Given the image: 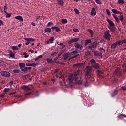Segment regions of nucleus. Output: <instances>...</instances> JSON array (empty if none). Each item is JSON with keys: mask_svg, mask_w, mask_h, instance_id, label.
Returning <instances> with one entry per match:
<instances>
[{"mask_svg": "<svg viewBox=\"0 0 126 126\" xmlns=\"http://www.w3.org/2000/svg\"><path fill=\"white\" fill-rule=\"evenodd\" d=\"M81 73V70L78 69L77 71H75L73 73L69 74L70 76L68 77V79L70 82L72 83H76L78 84H84L85 86H87L88 83L86 78H82L81 77L79 78V77H78V75H80Z\"/></svg>", "mask_w": 126, "mask_h": 126, "instance_id": "f257e3e1", "label": "nucleus"}, {"mask_svg": "<svg viewBox=\"0 0 126 126\" xmlns=\"http://www.w3.org/2000/svg\"><path fill=\"white\" fill-rule=\"evenodd\" d=\"M90 63L92 67L87 66L86 69H85V73L86 75H91L92 72V68L98 69L100 67V65L98 64V63L96 62V60H94V59H92V60H90Z\"/></svg>", "mask_w": 126, "mask_h": 126, "instance_id": "f03ea898", "label": "nucleus"}, {"mask_svg": "<svg viewBox=\"0 0 126 126\" xmlns=\"http://www.w3.org/2000/svg\"><path fill=\"white\" fill-rule=\"evenodd\" d=\"M106 21L108 22V24H109L108 28L109 29H110V31H112V32H115V24L114 23L113 21H111L109 18H107L106 19Z\"/></svg>", "mask_w": 126, "mask_h": 126, "instance_id": "7ed1b4c3", "label": "nucleus"}, {"mask_svg": "<svg viewBox=\"0 0 126 126\" xmlns=\"http://www.w3.org/2000/svg\"><path fill=\"white\" fill-rule=\"evenodd\" d=\"M103 37L106 40L108 41L111 40V35L110 34V31L109 30L104 32V35Z\"/></svg>", "mask_w": 126, "mask_h": 126, "instance_id": "20e7f679", "label": "nucleus"}, {"mask_svg": "<svg viewBox=\"0 0 126 126\" xmlns=\"http://www.w3.org/2000/svg\"><path fill=\"white\" fill-rule=\"evenodd\" d=\"M0 74L2 76H3V77H5L6 78L10 77L11 75V73H9V71H2L0 72Z\"/></svg>", "mask_w": 126, "mask_h": 126, "instance_id": "39448f33", "label": "nucleus"}, {"mask_svg": "<svg viewBox=\"0 0 126 126\" xmlns=\"http://www.w3.org/2000/svg\"><path fill=\"white\" fill-rule=\"evenodd\" d=\"M71 55V53H69V52L65 53L63 55L64 61H67V60L69 61L68 59H69V58H71L70 57Z\"/></svg>", "mask_w": 126, "mask_h": 126, "instance_id": "423d86ee", "label": "nucleus"}, {"mask_svg": "<svg viewBox=\"0 0 126 126\" xmlns=\"http://www.w3.org/2000/svg\"><path fill=\"white\" fill-rule=\"evenodd\" d=\"M24 40L27 41L25 44L26 45H29L31 41H35V39H33V38H24Z\"/></svg>", "mask_w": 126, "mask_h": 126, "instance_id": "0eeeda50", "label": "nucleus"}, {"mask_svg": "<svg viewBox=\"0 0 126 126\" xmlns=\"http://www.w3.org/2000/svg\"><path fill=\"white\" fill-rule=\"evenodd\" d=\"M74 47L77 49V50H83V46L82 44H78V43H75L74 44Z\"/></svg>", "mask_w": 126, "mask_h": 126, "instance_id": "6e6552de", "label": "nucleus"}, {"mask_svg": "<svg viewBox=\"0 0 126 126\" xmlns=\"http://www.w3.org/2000/svg\"><path fill=\"white\" fill-rule=\"evenodd\" d=\"M79 40V38H74V39H70V40H69L68 42V44L69 45H71L73 43H74L75 42V43H76V42H78Z\"/></svg>", "mask_w": 126, "mask_h": 126, "instance_id": "1a4fd4ad", "label": "nucleus"}, {"mask_svg": "<svg viewBox=\"0 0 126 126\" xmlns=\"http://www.w3.org/2000/svg\"><path fill=\"white\" fill-rule=\"evenodd\" d=\"M83 65H84V63H76L73 64V67L76 68H81Z\"/></svg>", "mask_w": 126, "mask_h": 126, "instance_id": "9d476101", "label": "nucleus"}, {"mask_svg": "<svg viewBox=\"0 0 126 126\" xmlns=\"http://www.w3.org/2000/svg\"><path fill=\"white\" fill-rule=\"evenodd\" d=\"M21 88L25 90V91H29L30 90H31V88L27 85L22 86Z\"/></svg>", "mask_w": 126, "mask_h": 126, "instance_id": "9b49d317", "label": "nucleus"}, {"mask_svg": "<svg viewBox=\"0 0 126 126\" xmlns=\"http://www.w3.org/2000/svg\"><path fill=\"white\" fill-rule=\"evenodd\" d=\"M54 37H51L50 39H48V41L46 42V44H47V45H49V44H52L54 42Z\"/></svg>", "mask_w": 126, "mask_h": 126, "instance_id": "f8f14e48", "label": "nucleus"}, {"mask_svg": "<svg viewBox=\"0 0 126 126\" xmlns=\"http://www.w3.org/2000/svg\"><path fill=\"white\" fill-rule=\"evenodd\" d=\"M112 11L115 14H123L122 12H121V11H118V10H116V9H112Z\"/></svg>", "mask_w": 126, "mask_h": 126, "instance_id": "ddd939ff", "label": "nucleus"}, {"mask_svg": "<svg viewBox=\"0 0 126 126\" xmlns=\"http://www.w3.org/2000/svg\"><path fill=\"white\" fill-rule=\"evenodd\" d=\"M32 67H24V68H22V71L24 72V73H26L28 70H31Z\"/></svg>", "mask_w": 126, "mask_h": 126, "instance_id": "4468645a", "label": "nucleus"}, {"mask_svg": "<svg viewBox=\"0 0 126 126\" xmlns=\"http://www.w3.org/2000/svg\"><path fill=\"white\" fill-rule=\"evenodd\" d=\"M57 3H58V5H60V6H64V2L63 0H57Z\"/></svg>", "mask_w": 126, "mask_h": 126, "instance_id": "2eb2a0df", "label": "nucleus"}, {"mask_svg": "<svg viewBox=\"0 0 126 126\" xmlns=\"http://www.w3.org/2000/svg\"><path fill=\"white\" fill-rule=\"evenodd\" d=\"M93 52H94V55L97 57L101 56V55H102V53L99 52V51H93Z\"/></svg>", "mask_w": 126, "mask_h": 126, "instance_id": "dca6fc26", "label": "nucleus"}, {"mask_svg": "<svg viewBox=\"0 0 126 126\" xmlns=\"http://www.w3.org/2000/svg\"><path fill=\"white\" fill-rule=\"evenodd\" d=\"M118 94V91L117 90V89H115L113 94H111V97H114V96H116Z\"/></svg>", "mask_w": 126, "mask_h": 126, "instance_id": "f3484780", "label": "nucleus"}, {"mask_svg": "<svg viewBox=\"0 0 126 126\" xmlns=\"http://www.w3.org/2000/svg\"><path fill=\"white\" fill-rule=\"evenodd\" d=\"M117 46H118V43L117 41L115 43H114V44H112L111 45V48L112 50H115V49H116V48L117 47Z\"/></svg>", "mask_w": 126, "mask_h": 126, "instance_id": "a211bd4d", "label": "nucleus"}, {"mask_svg": "<svg viewBox=\"0 0 126 126\" xmlns=\"http://www.w3.org/2000/svg\"><path fill=\"white\" fill-rule=\"evenodd\" d=\"M15 19L19 20L21 22H23L24 19L23 18V16H15Z\"/></svg>", "mask_w": 126, "mask_h": 126, "instance_id": "6ab92c4d", "label": "nucleus"}, {"mask_svg": "<svg viewBox=\"0 0 126 126\" xmlns=\"http://www.w3.org/2000/svg\"><path fill=\"white\" fill-rule=\"evenodd\" d=\"M26 66H31L32 67H36L37 66V63H27Z\"/></svg>", "mask_w": 126, "mask_h": 126, "instance_id": "aec40b11", "label": "nucleus"}, {"mask_svg": "<svg viewBox=\"0 0 126 126\" xmlns=\"http://www.w3.org/2000/svg\"><path fill=\"white\" fill-rule=\"evenodd\" d=\"M19 65L20 66V67L21 70H22V68H25V67H26L25 63H19Z\"/></svg>", "mask_w": 126, "mask_h": 126, "instance_id": "412c9836", "label": "nucleus"}, {"mask_svg": "<svg viewBox=\"0 0 126 126\" xmlns=\"http://www.w3.org/2000/svg\"><path fill=\"white\" fill-rule=\"evenodd\" d=\"M90 43H92L91 39H86V40H85V45L86 46L88 45V44H90Z\"/></svg>", "mask_w": 126, "mask_h": 126, "instance_id": "4be33fe9", "label": "nucleus"}, {"mask_svg": "<svg viewBox=\"0 0 126 126\" xmlns=\"http://www.w3.org/2000/svg\"><path fill=\"white\" fill-rule=\"evenodd\" d=\"M67 22H68V21H67V19H61V23L62 24H66V23H67Z\"/></svg>", "mask_w": 126, "mask_h": 126, "instance_id": "5701e85b", "label": "nucleus"}, {"mask_svg": "<svg viewBox=\"0 0 126 126\" xmlns=\"http://www.w3.org/2000/svg\"><path fill=\"white\" fill-rule=\"evenodd\" d=\"M95 11H96V9L95 8V7H93L90 13V14L91 15V16H93V15H94Z\"/></svg>", "mask_w": 126, "mask_h": 126, "instance_id": "b1692460", "label": "nucleus"}, {"mask_svg": "<svg viewBox=\"0 0 126 126\" xmlns=\"http://www.w3.org/2000/svg\"><path fill=\"white\" fill-rule=\"evenodd\" d=\"M78 56H79V54H76V55H74V56H73L72 57L69 58L68 59V61H71L73 59H74V58L78 57Z\"/></svg>", "mask_w": 126, "mask_h": 126, "instance_id": "393cba45", "label": "nucleus"}, {"mask_svg": "<svg viewBox=\"0 0 126 126\" xmlns=\"http://www.w3.org/2000/svg\"><path fill=\"white\" fill-rule=\"evenodd\" d=\"M97 46V44H92V45H90L89 46V49H93V48H96Z\"/></svg>", "mask_w": 126, "mask_h": 126, "instance_id": "a878e982", "label": "nucleus"}, {"mask_svg": "<svg viewBox=\"0 0 126 126\" xmlns=\"http://www.w3.org/2000/svg\"><path fill=\"white\" fill-rule=\"evenodd\" d=\"M46 61H47L48 63H51L53 62V60L52 59H50L49 58H47L46 59Z\"/></svg>", "mask_w": 126, "mask_h": 126, "instance_id": "bb28decb", "label": "nucleus"}, {"mask_svg": "<svg viewBox=\"0 0 126 126\" xmlns=\"http://www.w3.org/2000/svg\"><path fill=\"white\" fill-rule=\"evenodd\" d=\"M9 53H10V54H9L10 57H12V58H14L15 57V54H14L13 52H12L11 51H10V52H9Z\"/></svg>", "mask_w": 126, "mask_h": 126, "instance_id": "cd10ccee", "label": "nucleus"}, {"mask_svg": "<svg viewBox=\"0 0 126 126\" xmlns=\"http://www.w3.org/2000/svg\"><path fill=\"white\" fill-rule=\"evenodd\" d=\"M45 32H47L48 33H51V29L49 28H46L45 29Z\"/></svg>", "mask_w": 126, "mask_h": 126, "instance_id": "c85d7f7f", "label": "nucleus"}, {"mask_svg": "<svg viewBox=\"0 0 126 126\" xmlns=\"http://www.w3.org/2000/svg\"><path fill=\"white\" fill-rule=\"evenodd\" d=\"M122 14H120V16H119V19L121 22H123L124 20V15H122Z\"/></svg>", "mask_w": 126, "mask_h": 126, "instance_id": "c756f323", "label": "nucleus"}, {"mask_svg": "<svg viewBox=\"0 0 126 126\" xmlns=\"http://www.w3.org/2000/svg\"><path fill=\"white\" fill-rule=\"evenodd\" d=\"M41 58H43L42 55H40L38 57L35 58V59H34V61H38V60H39V59H41Z\"/></svg>", "mask_w": 126, "mask_h": 126, "instance_id": "7c9ffc66", "label": "nucleus"}, {"mask_svg": "<svg viewBox=\"0 0 126 126\" xmlns=\"http://www.w3.org/2000/svg\"><path fill=\"white\" fill-rule=\"evenodd\" d=\"M97 73L98 75H99V76L102 75V74L103 73V72H102V71H100V70H97Z\"/></svg>", "mask_w": 126, "mask_h": 126, "instance_id": "2f4dec72", "label": "nucleus"}, {"mask_svg": "<svg viewBox=\"0 0 126 126\" xmlns=\"http://www.w3.org/2000/svg\"><path fill=\"white\" fill-rule=\"evenodd\" d=\"M13 73H19L20 72V70H19V69H14V70H13Z\"/></svg>", "mask_w": 126, "mask_h": 126, "instance_id": "473e14b6", "label": "nucleus"}, {"mask_svg": "<svg viewBox=\"0 0 126 126\" xmlns=\"http://www.w3.org/2000/svg\"><path fill=\"white\" fill-rule=\"evenodd\" d=\"M125 1L124 0H119V1L117 2V4H124Z\"/></svg>", "mask_w": 126, "mask_h": 126, "instance_id": "72a5a7b5", "label": "nucleus"}, {"mask_svg": "<svg viewBox=\"0 0 126 126\" xmlns=\"http://www.w3.org/2000/svg\"><path fill=\"white\" fill-rule=\"evenodd\" d=\"M123 40H119V41H117V45H123Z\"/></svg>", "mask_w": 126, "mask_h": 126, "instance_id": "f704fd0d", "label": "nucleus"}, {"mask_svg": "<svg viewBox=\"0 0 126 126\" xmlns=\"http://www.w3.org/2000/svg\"><path fill=\"white\" fill-rule=\"evenodd\" d=\"M88 31L89 32L90 34H91V35H93V31H92V30H91L90 29H88Z\"/></svg>", "mask_w": 126, "mask_h": 126, "instance_id": "c9c22d12", "label": "nucleus"}, {"mask_svg": "<svg viewBox=\"0 0 126 126\" xmlns=\"http://www.w3.org/2000/svg\"><path fill=\"white\" fill-rule=\"evenodd\" d=\"M115 74H116V75H118V76L121 75V74L120 71H116L115 72Z\"/></svg>", "mask_w": 126, "mask_h": 126, "instance_id": "e433bc0d", "label": "nucleus"}, {"mask_svg": "<svg viewBox=\"0 0 126 126\" xmlns=\"http://www.w3.org/2000/svg\"><path fill=\"white\" fill-rule=\"evenodd\" d=\"M74 11H75L76 14H79L80 12L78 9L75 8Z\"/></svg>", "mask_w": 126, "mask_h": 126, "instance_id": "4c0bfd02", "label": "nucleus"}, {"mask_svg": "<svg viewBox=\"0 0 126 126\" xmlns=\"http://www.w3.org/2000/svg\"><path fill=\"white\" fill-rule=\"evenodd\" d=\"M99 51H101L102 53H105V49H104L103 48H100Z\"/></svg>", "mask_w": 126, "mask_h": 126, "instance_id": "58836bf2", "label": "nucleus"}, {"mask_svg": "<svg viewBox=\"0 0 126 126\" xmlns=\"http://www.w3.org/2000/svg\"><path fill=\"white\" fill-rule=\"evenodd\" d=\"M121 89L124 91H126V86H122V87H121Z\"/></svg>", "mask_w": 126, "mask_h": 126, "instance_id": "ea45409f", "label": "nucleus"}, {"mask_svg": "<svg viewBox=\"0 0 126 126\" xmlns=\"http://www.w3.org/2000/svg\"><path fill=\"white\" fill-rule=\"evenodd\" d=\"M115 19L116 21L117 22V23H119L120 20H119V18H118V17L117 16H115Z\"/></svg>", "mask_w": 126, "mask_h": 126, "instance_id": "a19ab883", "label": "nucleus"}, {"mask_svg": "<svg viewBox=\"0 0 126 126\" xmlns=\"http://www.w3.org/2000/svg\"><path fill=\"white\" fill-rule=\"evenodd\" d=\"M106 13L108 16H110L111 15V12L109 11V9H106Z\"/></svg>", "mask_w": 126, "mask_h": 126, "instance_id": "79ce46f5", "label": "nucleus"}, {"mask_svg": "<svg viewBox=\"0 0 126 126\" xmlns=\"http://www.w3.org/2000/svg\"><path fill=\"white\" fill-rule=\"evenodd\" d=\"M57 54H58V52H56V51H55V52L52 53L51 55V56H53V57H54V56H56Z\"/></svg>", "mask_w": 126, "mask_h": 126, "instance_id": "37998d69", "label": "nucleus"}, {"mask_svg": "<svg viewBox=\"0 0 126 126\" xmlns=\"http://www.w3.org/2000/svg\"><path fill=\"white\" fill-rule=\"evenodd\" d=\"M23 55H24V58H28L29 56V55H27V53L26 52H24Z\"/></svg>", "mask_w": 126, "mask_h": 126, "instance_id": "c03bdc74", "label": "nucleus"}, {"mask_svg": "<svg viewBox=\"0 0 126 126\" xmlns=\"http://www.w3.org/2000/svg\"><path fill=\"white\" fill-rule=\"evenodd\" d=\"M12 13H8V12H7L6 13V17L7 18L8 17H10V16H11Z\"/></svg>", "mask_w": 126, "mask_h": 126, "instance_id": "a18cd8bd", "label": "nucleus"}, {"mask_svg": "<svg viewBox=\"0 0 126 126\" xmlns=\"http://www.w3.org/2000/svg\"><path fill=\"white\" fill-rule=\"evenodd\" d=\"M95 1L97 4H99L100 5L102 4V2L101 1H100V0H95Z\"/></svg>", "mask_w": 126, "mask_h": 126, "instance_id": "49530a36", "label": "nucleus"}, {"mask_svg": "<svg viewBox=\"0 0 126 126\" xmlns=\"http://www.w3.org/2000/svg\"><path fill=\"white\" fill-rule=\"evenodd\" d=\"M52 25H53V22H52V21H50L49 22H48V23L47 24V27H49L50 26H51Z\"/></svg>", "mask_w": 126, "mask_h": 126, "instance_id": "de8ad7c7", "label": "nucleus"}, {"mask_svg": "<svg viewBox=\"0 0 126 126\" xmlns=\"http://www.w3.org/2000/svg\"><path fill=\"white\" fill-rule=\"evenodd\" d=\"M73 55H76L77 54H78V51H77V49H75V50L74 51H72V52Z\"/></svg>", "mask_w": 126, "mask_h": 126, "instance_id": "09e8293b", "label": "nucleus"}, {"mask_svg": "<svg viewBox=\"0 0 126 126\" xmlns=\"http://www.w3.org/2000/svg\"><path fill=\"white\" fill-rule=\"evenodd\" d=\"M12 50H18V48L17 47V46H13L12 47Z\"/></svg>", "mask_w": 126, "mask_h": 126, "instance_id": "8fccbe9b", "label": "nucleus"}, {"mask_svg": "<svg viewBox=\"0 0 126 126\" xmlns=\"http://www.w3.org/2000/svg\"><path fill=\"white\" fill-rule=\"evenodd\" d=\"M6 9H7V5H5L4 6V12L7 14V12L6 11Z\"/></svg>", "mask_w": 126, "mask_h": 126, "instance_id": "3c124183", "label": "nucleus"}, {"mask_svg": "<svg viewBox=\"0 0 126 126\" xmlns=\"http://www.w3.org/2000/svg\"><path fill=\"white\" fill-rule=\"evenodd\" d=\"M10 90V88H5L4 90V92L5 93H7V92H8Z\"/></svg>", "mask_w": 126, "mask_h": 126, "instance_id": "603ef678", "label": "nucleus"}, {"mask_svg": "<svg viewBox=\"0 0 126 126\" xmlns=\"http://www.w3.org/2000/svg\"><path fill=\"white\" fill-rule=\"evenodd\" d=\"M122 67L123 68L126 69V62L124 63H123V64H122Z\"/></svg>", "mask_w": 126, "mask_h": 126, "instance_id": "864d4df0", "label": "nucleus"}, {"mask_svg": "<svg viewBox=\"0 0 126 126\" xmlns=\"http://www.w3.org/2000/svg\"><path fill=\"white\" fill-rule=\"evenodd\" d=\"M73 31L74 32H79V30H78V29H77V28H74Z\"/></svg>", "mask_w": 126, "mask_h": 126, "instance_id": "5fc2aeb1", "label": "nucleus"}, {"mask_svg": "<svg viewBox=\"0 0 126 126\" xmlns=\"http://www.w3.org/2000/svg\"><path fill=\"white\" fill-rule=\"evenodd\" d=\"M60 31H61V29H60L59 28H58V27H56V32H60Z\"/></svg>", "mask_w": 126, "mask_h": 126, "instance_id": "6e6d98bb", "label": "nucleus"}, {"mask_svg": "<svg viewBox=\"0 0 126 126\" xmlns=\"http://www.w3.org/2000/svg\"><path fill=\"white\" fill-rule=\"evenodd\" d=\"M39 96V92H36L35 94V96Z\"/></svg>", "mask_w": 126, "mask_h": 126, "instance_id": "4d7b16f0", "label": "nucleus"}, {"mask_svg": "<svg viewBox=\"0 0 126 126\" xmlns=\"http://www.w3.org/2000/svg\"><path fill=\"white\" fill-rule=\"evenodd\" d=\"M1 25H4L3 21L2 20L0 19V27L1 26Z\"/></svg>", "mask_w": 126, "mask_h": 126, "instance_id": "13d9d810", "label": "nucleus"}, {"mask_svg": "<svg viewBox=\"0 0 126 126\" xmlns=\"http://www.w3.org/2000/svg\"><path fill=\"white\" fill-rule=\"evenodd\" d=\"M126 117V115H125L124 114H122L121 115H120V116H119L120 118H121V117Z\"/></svg>", "mask_w": 126, "mask_h": 126, "instance_id": "bf43d9fd", "label": "nucleus"}, {"mask_svg": "<svg viewBox=\"0 0 126 126\" xmlns=\"http://www.w3.org/2000/svg\"><path fill=\"white\" fill-rule=\"evenodd\" d=\"M62 48H61V50H63V49H64V48H65V47H66V45H65V44H63L62 45Z\"/></svg>", "mask_w": 126, "mask_h": 126, "instance_id": "052dcab7", "label": "nucleus"}, {"mask_svg": "<svg viewBox=\"0 0 126 126\" xmlns=\"http://www.w3.org/2000/svg\"><path fill=\"white\" fill-rule=\"evenodd\" d=\"M0 97H2V98H3L4 97H5V94H2L0 95Z\"/></svg>", "mask_w": 126, "mask_h": 126, "instance_id": "680f3d73", "label": "nucleus"}, {"mask_svg": "<svg viewBox=\"0 0 126 126\" xmlns=\"http://www.w3.org/2000/svg\"><path fill=\"white\" fill-rule=\"evenodd\" d=\"M29 52H31V53H34V51L33 49H29V50H28Z\"/></svg>", "mask_w": 126, "mask_h": 126, "instance_id": "e2e57ef3", "label": "nucleus"}, {"mask_svg": "<svg viewBox=\"0 0 126 126\" xmlns=\"http://www.w3.org/2000/svg\"><path fill=\"white\" fill-rule=\"evenodd\" d=\"M60 70L59 68L57 69H55L54 71V73H58V71Z\"/></svg>", "mask_w": 126, "mask_h": 126, "instance_id": "0e129e2a", "label": "nucleus"}, {"mask_svg": "<svg viewBox=\"0 0 126 126\" xmlns=\"http://www.w3.org/2000/svg\"><path fill=\"white\" fill-rule=\"evenodd\" d=\"M86 55H90V52H89V51H88L87 52H86L85 53Z\"/></svg>", "mask_w": 126, "mask_h": 126, "instance_id": "69168bd1", "label": "nucleus"}, {"mask_svg": "<svg viewBox=\"0 0 126 126\" xmlns=\"http://www.w3.org/2000/svg\"><path fill=\"white\" fill-rule=\"evenodd\" d=\"M56 28H57V27H51V29H53V30H54V29L56 30Z\"/></svg>", "mask_w": 126, "mask_h": 126, "instance_id": "338daca9", "label": "nucleus"}, {"mask_svg": "<svg viewBox=\"0 0 126 126\" xmlns=\"http://www.w3.org/2000/svg\"><path fill=\"white\" fill-rule=\"evenodd\" d=\"M124 43H126V39H123V44H124Z\"/></svg>", "mask_w": 126, "mask_h": 126, "instance_id": "774afa93", "label": "nucleus"}]
</instances>
